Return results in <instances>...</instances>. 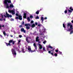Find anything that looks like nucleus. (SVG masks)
I'll return each mask as SVG.
<instances>
[{"label": "nucleus", "instance_id": "nucleus-1", "mask_svg": "<svg viewBox=\"0 0 73 73\" xmlns=\"http://www.w3.org/2000/svg\"><path fill=\"white\" fill-rule=\"evenodd\" d=\"M8 3H11V1L10 0H4L3 1V4H4V7L6 8H13L14 7V6L13 3H11L10 4L9 6Z\"/></svg>", "mask_w": 73, "mask_h": 73}, {"label": "nucleus", "instance_id": "nucleus-2", "mask_svg": "<svg viewBox=\"0 0 73 73\" xmlns=\"http://www.w3.org/2000/svg\"><path fill=\"white\" fill-rule=\"evenodd\" d=\"M70 27V29L68 30H67V31H70V34H72L73 33V26L71 24V23H68L67 25V28H68L69 27Z\"/></svg>", "mask_w": 73, "mask_h": 73}, {"label": "nucleus", "instance_id": "nucleus-3", "mask_svg": "<svg viewBox=\"0 0 73 73\" xmlns=\"http://www.w3.org/2000/svg\"><path fill=\"white\" fill-rule=\"evenodd\" d=\"M1 15L2 16V18H6L7 16L8 17H12V16L11 15H9V14H8L7 12H6V14H4V13H3V15L1 14Z\"/></svg>", "mask_w": 73, "mask_h": 73}, {"label": "nucleus", "instance_id": "nucleus-4", "mask_svg": "<svg viewBox=\"0 0 73 73\" xmlns=\"http://www.w3.org/2000/svg\"><path fill=\"white\" fill-rule=\"evenodd\" d=\"M15 42H16V41H13L12 40H11L9 41V43H6V44L7 46H11V44H10V43L13 42V45H14V44H15Z\"/></svg>", "mask_w": 73, "mask_h": 73}, {"label": "nucleus", "instance_id": "nucleus-5", "mask_svg": "<svg viewBox=\"0 0 73 73\" xmlns=\"http://www.w3.org/2000/svg\"><path fill=\"white\" fill-rule=\"evenodd\" d=\"M11 52L14 57H16V51H15V49H12L11 50Z\"/></svg>", "mask_w": 73, "mask_h": 73}, {"label": "nucleus", "instance_id": "nucleus-6", "mask_svg": "<svg viewBox=\"0 0 73 73\" xmlns=\"http://www.w3.org/2000/svg\"><path fill=\"white\" fill-rule=\"evenodd\" d=\"M28 50V52H31V53H33V52H36V50H31V46H28V48H27Z\"/></svg>", "mask_w": 73, "mask_h": 73}, {"label": "nucleus", "instance_id": "nucleus-7", "mask_svg": "<svg viewBox=\"0 0 73 73\" xmlns=\"http://www.w3.org/2000/svg\"><path fill=\"white\" fill-rule=\"evenodd\" d=\"M15 9H13V10H9L8 11V12L10 13H12V15H15Z\"/></svg>", "mask_w": 73, "mask_h": 73}, {"label": "nucleus", "instance_id": "nucleus-8", "mask_svg": "<svg viewBox=\"0 0 73 73\" xmlns=\"http://www.w3.org/2000/svg\"><path fill=\"white\" fill-rule=\"evenodd\" d=\"M22 12H23V13H24L23 16L24 18L25 19H26V18H27V14H26V13H27V11H25L24 10H22Z\"/></svg>", "mask_w": 73, "mask_h": 73}, {"label": "nucleus", "instance_id": "nucleus-9", "mask_svg": "<svg viewBox=\"0 0 73 73\" xmlns=\"http://www.w3.org/2000/svg\"><path fill=\"white\" fill-rule=\"evenodd\" d=\"M29 25H30V24H26L25 25V26L26 27V28L27 29H29L30 27H28Z\"/></svg>", "mask_w": 73, "mask_h": 73}, {"label": "nucleus", "instance_id": "nucleus-10", "mask_svg": "<svg viewBox=\"0 0 73 73\" xmlns=\"http://www.w3.org/2000/svg\"><path fill=\"white\" fill-rule=\"evenodd\" d=\"M38 47H39V49L41 50L42 49V46L41 44H38Z\"/></svg>", "mask_w": 73, "mask_h": 73}, {"label": "nucleus", "instance_id": "nucleus-11", "mask_svg": "<svg viewBox=\"0 0 73 73\" xmlns=\"http://www.w3.org/2000/svg\"><path fill=\"white\" fill-rule=\"evenodd\" d=\"M33 46H34L35 50H36L37 49V46H36V44L35 43H34L33 44Z\"/></svg>", "mask_w": 73, "mask_h": 73}, {"label": "nucleus", "instance_id": "nucleus-12", "mask_svg": "<svg viewBox=\"0 0 73 73\" xmlns=\"http://www.w3.org/2000/svg\"><path fill=\"white\" fill-rule=\"evenodd\" d=\"M19 19L20 20H22V19H23L22 18V16L21 15H19Z\"/></svg>", "mask_w": 73, "mask_h": 73}, {"label": "nucleus", "instance_id": "nucleus-13", "mask_svg": "<svg viewBox=\"0 0 73 73\" xmlns=\"http://www.w3.org/2000/svg\"><path fill=\"white\" fill-rule=\"evenodd\" d=\"M39 38V37L38 36H37L36 38V41H39V39L38 38Z\"/></svg>", "mask_w": 73, "mask_h": 73}, {"label": "nucleus", "instance_id": "nucleus-14", "mask_svg": "<svg viewBox=\"0 0 73 73\" xmlns=\"http://www.w3.org/2000/svg\"><path fill=\"white\" fill-rule=\"evenodd\" d=\"M21 31L22 32H23L24 33H25V31L24 30V29L23 28L21 29Z\"/></svg>", "mask_w": 73, "mask_h": 73}, {"label": "nucleus", "instance_id": "nucleus-15", "mask_svg": "<svg viewBox=\"0 0 73 73\" xmlns=\"http://www.w3.org/2000/svg\"><path fill=\"white\" fill-rule=\"evenodd\" d=\"M43 50V52H46V51L45 50V47H43L42 48Z\"/></svg>", "mask_w": 73, "mask_h": 73}, {"label": "nucleus", "instance_id": "nucleus-16", "mask_svg": "<svg viewBox=\"0 0 73 73\" xmlns=\"http://www.w3.org/2000/svg\"><path fill=\"white\" fill-rule=\"evenodd\" d=\"M36 27V25H35V24H33L31 25L32 28H34V27Z\"/></svg>", "mask_w": 73, "mask_h": 73}, {"label": "nucleus", "instance_id": "nucleus-17", "mask_svg": "<svg viewBox=\"0 0 73 73\" xmlns=\"http://www.w3.org/2000/svg\"><path fill=\"white\" fill-rule=\"evenodd\" d=\"M26 40L27 42H29V41L28 40V38L27 37H26Z\"/></svg>", "mask_w": 73, "mask_h": 73}, {"label": "nucleus", "instance_id": "nucleus-18", "mask_svg": "<svg viewBox=\"0 0 73 73\" xmlns=\"http://www.w3.org/2000/svg\"><path fill=\"white\" fill-rule=\"evenodd\" d=\"M22 52H23V53H25V51H24V48H22Z\"/></svg>", "mask_w": 73, "mask_h": 73}, {"label": "nucleus", "instance_id": "nucleus-19", "mask_svg": "<svg viewBox=\"0 0 73 73\" xmlns=\"http://www.w3.org/2000/svg\"><path fill=\"white\" fill-rule=\"evenodd\" d=\"M44 18L43 17H41V20L42 21V22H43V21H44Z\"/></svg>", "mask_w": 73, "mask_h": 73}, {"label": "nucleus", "instance_id": "nucleus-20", "mask_svg": "<svg viewBox=\"0 0 73 73\" xmlns=\"http://www.w3.org/2000/svg\"><path fill=\"white\" fill-rule=\"evenodd\" d=\"M48 46V48H50L51 49H53V47H52L50 45Z\"/></svg>", "mask_w": 73, "mask_h": 73}, {"label": "nucleus", "instance_id": "nucleus-21", "mask_svg": "<svg viewBox=\"0 0 73 73\" xmlns=\"http://www.w3.org/2000/svg\"><path fill=\"white\" fill-rule=\"evenodd\" d=\"M27 19L28 21L29 22V21H30V18H29V17H28Z\"/></svg>", "mask_w": 73, "mask_h": 73}, {"label": "nucleus", "instance_id": "nucleus-22", "mask_svg": "<svg viewBox=\"0 0 73 73\" xmlns=\"http://www.w3.org/2000/svg\"><path fill=\"white\" fill-rule=\"evenodd\" d=\"M39 12H40V11H36V14L37 15H38V14H39Z\"/></svg>", "mask_w": 73, "mask_h": 73}, {"label": "nucleus", "instance_id": "nucleus-23", "mask_svg": "<svg viewBox=\"0 0 73 73\" xmlns=\"http://www.w3.org/2000/svg\"><path fill=\"white\" fill-rule=\"evenodd\" d=\"M42 31H43L44 32H45L46 31V29L45 28H44L42 29Z\"/></svg>", "mask_w": 73, "mask_h": 73}, {"label": "nucleus", "instance_id": "nucleus-24", "mask_svg": "<svg viewBox=\"0 0 73 73\" xmlns=\"http://www.w3.org/2000/svg\"><path fill=\"white\" fill-rule=\"evenodd\" d=\"M70 9L72 11H73V7H70Z\"/></svg>", "mask_w": 73, "mask_h": 73}, {"label": "nucleus", "instance_id": "nucleus-25", "mask_svg": "<svg viewBox=\"0 0 73 73\" xmlns=\"http://www.w3.org/2000/svg\"><path fill=\"white\" fill-rule=\"evenodd\" d=\"M68 12H69L70 13H72V11L71 10H68Z\"/></svg>", "mask_w": 73, "mask_h": 73}, {"label": "nucleus", "instance_id": "nucleus-26", "mask_svg": "<svg viewBox=\"0 0 73 73\" xmlns=\"http://www.w3.org/2000/svg\"><path fill=\"white\" fill-rule=\"evenodd\" d=\"M21 40H18V44H20V42H21Z\"/></svg>", "mask_w": 73, "mask_h": 73}, {"label": "nucleus", "instance_id": "nucleus-27", "mask_svg": "<svg viewBox=\"0 0 73 73\" xmlns=\"http://www.w3.org/2000/svg\"><path fill=\"white\" fill-rule=\"evenodd\" d=\"M59 54H61V55H62V52L59 51Z\"/></svg>", "mask_w": 73, "mask_h": 73}, {"label": "nucleus", "instance_id": "nucleus-28", "mask_svg": "<svg viewBox=\"0 0 73 73\" xmlns=\"http://www.w3.org/2000/svg\"><path fill=\"white\" fill-rule=\"evenodd\" d=\"M54 56H55V57H57V56H58V55H57V53H55V54H54Z\"/></svg>", "mask_w": 73, "mask_h": 73}, {"label": "nucleus", "instance_id": "nucleus-29", "mask_svg": "<svg viewBox=\"0 0 73 73\" xmlns=\"http://www.w3.org/2000/svg\"><path fill=\"white\" fill-rule=\"evenodd\" d=\"M3 33V35H4L5 36V35H6V33H5V32L4 31Z\"/></svg>", "mask_w": 73, "mask_h": 73}, {"label": "nucleus", "instance_id": "nucleus-30", "mask_svg": "<svg viewBox=\"0 0 73 73\" xmlns=\"http://www.w3.org/2000/svg\"><path fill=\"white\" fill-rule=\"evenodd\" d=\"M39 19V17H38V16H37L36 17V19Z\"/></svg>", "mask_w": 73, "mask_h": 73}, {"label": "nucleus", "instance_id": "nucleus-31", "mask_svg": "<svg viewBox=\"0 0 73 73\" xmlns=\"http://www.w3.org/2000/svg\"><path fill=\"white\" fill-rule=\"evenodd\" d=\"M56 52H58V49H57V50H55Z\"/></svg>", "mask_w": 73, "mask_h": 73}, {"label": "nucleus", "instance_id": "nucleus-32", "mask_svg": "<svg viewBox=\"0 0 73 73\" xmlns=\"http://www.w3.org/2000/svg\"><path fill=\"white\" fill-rule=\"evenodd\" d=\"M4 27V25H3L1 26V25H0V28H1V27Z\"/></svg>", "mask_w": 73, "mask_h": 73}, {"label": "nucleus", "instance_id": "nucleus-33", "mask_svg": "<svg viewBox=\"0 0 73 73\" xmlns=\"http://www.w3.org/2000/svg\"><path fill=\"white\" fill-rule=\"evenodd\" d=\"M46 42V40H45L43 42V44H45Z\"/></svg>", "mask_w": 73, "mask_h": 73}, {"label": "nucleus", "instance_id": "nucleus-34", "mask_svg": "<svg viewBox=\"0 0 73 73\" xmlns=\"http://www.w3.org/2000/svg\"><path fill=\"white\" fill-rule=\"evenodd\" d=\"M63 25L64 28H65V25L64 24H63Z\"/></svg>", "mask_w": 73, "mask_h": 73}, {"label": "nucleus", "instance_id": "nucleus-35", "mask_svg": "<svg viewBox=\"0 0 73 73\" xmlns=\"http://www.w3.org/2000/svg\"><path fill=\"white\" fill-rule=\"evenodd\" d=\"M46 49L47 50H49V47H48V46H47Z\"/></svg>", "mask_w": 73, "mask_h": 73}, {"label": "nucleus", "instance_id": "nucleus-36", "mask_svg": "<svg viewBox=\"0 0 73 73\" xmlns=\"http://www.w3.org/2000/svg\"><path fill=\"white\" fill-rule=\"evenodd\" d=\"M31 24H33V23H34V21H31Z\"/></svg>", "mask_w": 73, "mask_h": 73}, {"label": "nucleus", "instance_id": "nucleus-37", "mask_svg": "<svg viewBox=\"0 0 73 73\" xmlns=\"http://www.w3.org/2000/svg\"><path fill=\"white\" fill-rule=\"evenodd\" d=\"M34 35H36L37 34V33L36 32H35V33H33Z\"/></svg>", "mask_w": 73, "mask_h": 73}, {"label": "nucleus", "instance_id": "nucleus-38", "mask_svg": "<svg viewBox=\"0 0 73 73\" xmlns=\"http://www.w3.org/2000/svg\"><path fill=\"white\" fill-rule=\"evenodd\" d=\"M19 37H20V38H21L22 37V35H19Z\"/></svg>", "mask_w": 73, "mask_h": 73}, {"label": "nucleus", "instance_id": "nucleus-39", "mask_svg": "<svg viewBox=\"0 0 73 73\" xmlns=\"http://www.w3.org/2000/svg\"><path fill=\"white\" fill-rule=\"evenodd\" d=\"M64 12L65 13H67V10H66L65 11H64Z\"/></svg>", "mask_w": 73, "mask_h": 73}, {"label": "nucleus", "instance_id": "nucleus-40", "mask_svg": "<svg viewBox=\"0 0 73 73\" xmlns=\"http://www.w3.org/2000/svg\"><path fill=\"white\" fill-rule=\"evenodd\" d=\"M30 17V18H31V19H32V18H33V16L32 15H31Z\"/></svg>", "mask_w": 73, "mask_h": 73}, {"label": "nucleus", "instance_id": "nucleus-41", "mask_svg": "<svg viewBox=\"0 0 73 73\" xmlns=\"http://www.w3.org/2000/svg\"><path fill=\"white\" fill-rule=\"evenodd\" d=\"M42 37H44V38H45V36L44 35H43L42 36Z\"/></svg>", "mask_w": 73, "mask_h": 73}, {"label": "nucleus", "instance_id": "nucleus-42", "mask_svg": "<svg viewBox=\"0 0 73 73\" xmlns=\"http://www.w3.org/2000/svg\"><path fill=\"white\" fill-rule=\"evenodd\" d=\"M47 19V17H45L44 18V20H46Z\"/></svg>", "mask_w": 73, "mask_h": 73}, {"label": "nucleus", "instance_id": "nucleus-43", "mask_svg": "<svg viewBox=\"0 0 73 73\" xmlns=\"http://www.w3.org/2000/svg\"><path fill=\"white\" fill-rule=\"evenodd\" d=\"M24 22H23L22 25H24Z\"/></svg>", "mask_w": 73, "mask_h": 73}, {"label": "nucleus", "instance_id": "nucleus-44", "mask_svg": "<svg viewBox=\"0 0 73 73\" xmlns=\"http://www.w3.org/2000/svg\"><path fill=\"white\" fill-rule=\"evenodd\" d=\"M35 24L36 25H37V22L35 23Z\"/></svg>", "mask_w": 73, "mask_h": 73}, {"label": "nucleus", "instance_id": "nucleus-45", "mask_svg": "<svg viewBox=\"0 0 73 73\" xmlns=\"http://www.w3.org/2000/svg\"><path fill=\"white\" fill-rule=\"evenodd\" d=\"M50 54H52V55H53V52H52V53H50Z\"/></svg>", "mask_w": 73, "mask_h": 73}, {"label": "nucleus", "instance_id": "nucleus-46", "mask_svg": "<svg viewBox=\"0 0 73 73\" xmlns=\"http://www.w3.org/2000/svg\"><path fill=\"white\" fill-rule=\"evenodd\" d=\"M19 19V17H16L15 18L16 19Z\"/></svg>", "mask_w": 73, "mask_h": 73}, {"label": "nucleus", "instance_id": "nucleus-47", "mask_svg": "<svg viewBox=\"0 0 73 73\" xmlns=\"http://www.w3.org/2000/svg\"><path fill=\"white\" fill-rule=\"evenodd\" d=\"M16 15L17 16H19V15L17 13L16 14Z\"/></svg>", "mask_w": 73, "mask_h": 73}, {"label": "nucleus", "instance_id": "nucleus-48", "mask_svg": "<svg viewBox=\"0 0 73 73\" xmlns=\"http://www.w3.org/2000/svg\"><path fill=\"white\" fill-rule=\"evenodd\" d=\"M14 20V19H11V21H13Z\"/></svg>", "mask_w": 73, "mask_h": 73}, {"label": "nucleus", "instance_id": "nucleus-49", "mask_svg": "<svg viewBox=\"0 0 73 73\" xmlns=\"http://www.w3.org/2000/svg\"><path fill=\"white\" fill-rule=\"evenodd\" d=\"M51 53V51H48V53Z\"/></svg>", "mask_w": 73, "mask_h": 73}, {"label": "nucleus", "instance_id": "nucleus-50", "mask_svg": "<svg viewBox=\"0 0 73 73\" xmlns=\"http://www.w3.org/2000/svg\"><path fill=\"white\" fill-rule=\"evenodd\" d=\"M0 21H3V19H0Z\"/></svg>", "mask_w": 73, "mask_h": 73}, {"label": "nucleus", "instance_id": "nucleus-51", "mask_svg": "<svg viewBox=\"0 0 73 73\" xmlns=\"http://www.w3.org/2000/svg\"><path fill=\"white\" fill-rule=\"evenodd\" d=\"M0 36L1 38H2V37H3V36H2L1 35H0Z\"/></svg>", "mask_w": 73, "mask_h": 73}, {"label": "nucleus", "instance_id": "nucleus-52", "mask_svg": "<svg viewBox=\"0 0 73 73\" xmlns=\"http://www.w3.org/2000/svg\"><path fill=\"white\" fill-rule=\"evenodd\" d=\"M19 27H20V28H21L22 27V25H20L19 26Z\"/></svg>", "mask_w": 73, "mask_h": 73}, {"label": "nucleus", "instance_id": "nucleus-53", "mask_svg": "<svg viewBox=\"0 0 73 73\" xmlns=\"http://www.w3.org/2000/svg\"><path fill=\"white\" fill-rule=\"evenodd\" d=\"M16 12L17 13H19V12L18 11H17Z\"/></svg>", "mask_w": 73, "mask_h": 73}, {"label": "nucleus", "instance_id": "nucleus-54", "mask_svg": "<svg viewBox=\"0 0 73 73\" xmlns=\"http://www.w3.org/2000/svg\"><path fill=\"white\" fill-rule=\"evenodd\" d=\"M3 20L4 21H5V18H4Z\"/></svg>", "mask_w": 73, "mask_h": 73}, {"label": "nucleus", "instance_id": "nucleus-55", "mask_svg": "<svg viewBox=\"0 0 73 73\" xmlns=\"http://www.w3.org/2000/svg\"><path fill=\"white\" fill-rule=\"evenodd\" d=\"M10 36H11V37H13V36H12V35H10Z\"/></svg>", "mask_w": 73, "mask_h": 73}, {"label": "nucleus", "instance_id": "nucleus-56", "mask_svg": "<svg viewBox=\"0 0 73 73\" xmlns=\"http://www.w3.org/2000/svg\"><path fill=\"white\" fill-rule=\"evenodd\" d=\"M41 25L40 24H39L38 25V26L39 27H40V26Z\"/></svg>", "mask_w": 73, "mask_h": 73}, {"label": "nucleus", "instance_id": "nucleus-57", "mask_svg": "<svg viewBox=\"0 0 73 73\" xmlns=\"http://www.w3.org/2000/svg\"><path fill=\"white\" fill-rule=\"evenodd\" d=\"M40 42H40V41H38V43H40Z\"/></svg>", "mask_w": 73, "mask_h": 73}, {"label": "nucleus", "instance_id": "nucleus-58", "mask_svg": "<svg viewBox=\"0 0 73 73\" xmlns=\"http://www.w3.org/2000/svg\"><path fill=\"white\" fill-rule=\"evenodd\" d=\"M71 22H72V23H73V20H72V21H71Z\"/></svg>", "mask_w": 73, "mask_h": 73}, {"label": "nucleus", "instance_id": "nucleus-59", "mask_svg": "<svg viewBox=\"0 0 73 73\" xmlns=\"http://www.w3.org/2000/svg\"><path fill=\"white\" fill-rule=\"evenodd\" d=\"M53 50H51V52H53Z\"/></svg>", "mask_w": 73, "mask_h": 73}, {"label": "nucleus", "instance_id": "nucleus-60", "mask_svg": "<svg viewBox=\"0 0 73 73\" xmlns=\"http://www.w3.org/2000/svg\"><path fill=\"white\" fill-rule=\"evenodd\" d=\"M19 52H21V51H19Z\"/></svg>", "mask_w": 73, "mask_h": 73}, {"label": "nucleus", "instance_id": "nucleus-61", "mask_svg": "<svg viewBox=\"0 0 73 73\" xmlns=\"http://www.w3.org/2000/svg\"><path fill=\"white\" fill-rule=\"evenodd\" d=\"M39 51H40V52L41 51H40V50H39Z\"/></svg>", "mask_w": 73, "mask_h": 73}, {"label": "nucleus", "instance_id": "nucleus-62", "mask_svg": "<svg viewBox=\"0 0 73 73\" xmlns=\"http://www.w3.org/2000/svg\"><path fill=\"white\" fill-rule=\"evenodd\" d=\"M46 21H46L45 22H46Z\"/></svg>", "mask_w": 73, "mask_h": 73}, {"label": "nucleus", "instance_id": "nucleus-63", "mask_svg": "<svg viewBox=\"0 0 73 73\" xmlns=\"http://www.w3.org/2000/svg\"><path fill=\"white\" fill-rule=\"evenodd\" d=\"M37 52H38V51H37Z\"/></svg>", "mask_w": 73, "mask_h": 73}, {"label": "nucleus", "instance_id": "nucleus-64", "mask_svg": "<svg viewBox=\"0 0 73 73\" xmlns=\"http://www.w3.org/2000/svg\"><path fill=\"white\" fill-rule=\"evenodd\" d=\"M7 36H8V35H7Z\"/></svg>", "mask_w": 73, "mask_h": 73}]
</instances>
